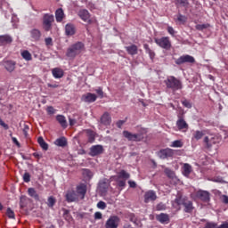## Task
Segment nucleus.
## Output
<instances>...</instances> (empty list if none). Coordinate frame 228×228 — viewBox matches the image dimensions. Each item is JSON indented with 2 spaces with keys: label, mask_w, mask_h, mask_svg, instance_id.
I'll use <instances>...</instances> for the list:
<instances>
[{
  "label": "nucleus",
  "mask_w": 228,
  "mask_h": 228,
  "mask_svg": "<svg viewBox=\"0 0 228 228\" xmlns=\"http://www.w3.org/2000/svg\"><path fill=\"white\" fill-rule=\"evenodd\" d=\"M65 197H66L67 202H76L79 199V197L77 196V193H76L74 191H68L66 192Z\"/></svg>",
  "instance_id": "12"
},
{
  "label": "nucleus",
  "mask_w": 228,
  "mask_h": 228,
  "mask_svg": "<svg viewBox=\"0 0 228 228\" xmlns=\"http://www.w3.org/2000/svg\"><path fill=\"white\" fill-rule=\"evenodd\" d=\"M156 220L160 224H168L170 222V216L167 214L161 213L156 216Z\"/></svg>",
  "instance_id": "17"
},
{
  "label": "nucleus",
  "mask_w": 228,
  "mask_h": 228,
  "mask_svg": "<svg viewBox=\"0 0 228 228\" xmlns=\"http://www.w3.org/2000/svg\"><path fill=\"white\" fill-rule=\"evenodd\" d=\"M143 47L147 53V54H149L151 60H154L156 53H154V51H152L149 45L145 44L143 45Z\"/></svg>",
  "instance_id": "35"
},
{
  "label": "nucleus",
  "mask_w": 228,
  "mask_h": 228,
  "mask_svg": "<svg viewBox=\"0 0 228 228\" xmlns=\"http://www.w3.org/2000/svg\"><path fill=\"white\" fill-rule=\"evenodd\" d=\"M6 215L8 218L15 219V213L13 212V210H12V208H7Z\"/></svg>",
  "instance_id": "46"
},
{
  "label": "nucleus",
  "mask_w": 228,
  "mask_h": 228,
  "mask_svg": "<svg viewBox=\"0 0 228 228\" xmlns=\"http://www.w3.org/2000/svg\"><path fill=\"white\" fill-rule=\"evenodd\" d=\"M56 120L57 122H59V124L61 126V127H63L64 129L67 128V118H65V116L63 115H58L56 117Z\"/></svg>",
  "instance_id": "30"
},
{
  "label": "nucleus",
  "mask_w": 228,
  "mask_h": 228,
  "mask_svg": "<svg viewBox=\"0 0 228 228\" xmlns=\"http://www.w3.org/2000/svg\"><path fill=\"white\" fill-rule=\"evenodd\" d=\"M23 181L24 183H29V181H31V175H29L28 172L24 173Z\"/></svg>",
  "instance_id": "48"
},
{
  "label": "nucleus",
  "mask_w": 228,
  "mask_h": 228,
  "mask_svg": "<svg viewBox=\"0 0 228 228\" xmlns=\"http://www.w3.org/2000/svg\"><path fill=\"white\" fill-rule=\"evenodd\" d=\"M209 23H204V24H198L195 26V28L198 31H204V29H208V28H209Z\"/></svg>",
  "instance_id": "41"
},
{
  "label": "nucleus",
  "mask_w": 228,
  "mask_h": 228,
  "mask_svg": "<svg viewBox=\"0 0 228 228\" xmlns=\"http://www.w3.org/2000/svg\"><path fill=\"white\" fill-rule=\"evenodd\" d=\"M108 188H110V180L103 179V180L100 181L99 191L102 193H106V191H108Z\"/></svg>",
  "instance_id": "14"
},
{
  "label": "nucleus",
  "mask_w": 228,
  "mask_h": 228,
  "mask_svg": "<svg viewBox=\"0 0 228 228\" xmlns=\"http://www.w3.org/2000/svg\"><path fill=\"white\" fill-rule=\"evenodd\" d=\"M176 2L178 4H180L181 6H183L184 8H188V4H190L188 0H176Z\"/></svg>",
  "instance_id": "47"
},
{
  "label": "nucleus",
  "mask_w": 228,
  "mask_h": 228,
  "mask_svg": "<svg viewBox=\"0 0 228 228\" xmlns=\"http://www.w3.org/2000/svg\"><path fill=\"white\" fill-rule=\"evenodd\" d=\"M101 124H102V126H110V124H111V116H110V113L105 112L101 117Z\"/></svg>",
  "instance_id": "22"
},
{
  "label": "nucleus",
  "mask_w": 228,
  "mask_h": 228,
  "mask_svg": "<svg viewBox=\"0 0 228 228\" xmlns=\"http://www.w3.org/2000/svg\"><path fill=\"white\" fill-rule=\"evenodd\" d=\"M78 16L80 17V19H82V20H84V22H88L90 24V22H92V20H90V12H88L87 10H80L78 12Z\"/></svg>",
  "instance_id": "15"
},
{
  "label": "nucleus",
  "mask_w": 228,
  "mask_h": 228,
  "mask_svg": "<svg viewBox=\"0 0 228 228\" xmlns=\"http://www.w3.org/2000/svg\"><path fill=\"white\" fill-rule=\"evenodd\" d=\"M176 126L179 131H182V129H188V123H186L184 118L181 116L178 117V120L176 121Z\"/></svg>",
  "instance_id": "18"
},
{
  "label": "nucleus",
  "mask_w": 228,
  "mask_h": 228,
  "mask_svg": "<svg viewBox=\"0 0 228 228\" xmlns=\"http://www.w3.org/2000/svg\"><path fill=\"white\" fill-rule=\"evenodd\" d=\"M138 134H141V136H143V134H147V129H145V128H139L138 129Z\"/></svg>",
  "instance_id": "59"
},
{
  "label": "nucleus",
  "mask_w": 228,
  "mask_h": 228,
  "mask_svg": "<svg viewBox=\"0 0 228 228\" xmlns=\"http://www.w3.org/2000/svg\"><path fill=\"white\" fill-rule=\"evenodd\" d=\"M187 200L188 199H186L185 197H183V195L177 194L174 201V204H175L176 206H183Z\"/></svg>",
  "instance_id": "27"
},
{
  "label": "nucleus",
  "mask_w": 228,
  "mask_h": 228,
  "mask_svg": "<svg viewBox=\"0 0 228 228\" xmlns=\"http://www.w3.org/2000/svg\"><path fill=\"white\" fill-rule=\"evenodd\" d=\"M177 20L179 22H186V16H184L183 14H178L177 15Z\"/></svg>",
  "instance_id": "54"
},
{
  "label": "nucleus",
  "mask_w": 228,
  "mask_h": 228,
  "mask_svg": "<svg viewBox=\"0 0 228 228\" xmlns=\"http://www.w3.org/2000/svg\"><path fill=\"white\" fill-rule=\"evenodd\" d=\"M4 67L8 72H13V70H15V61H4Z\"/></svg>",
  "instance_id": "24"
},
{
  "label": "nucleus",
  "mask_w": 228,
  "mask_h": 228,
  "mask_svg": "<svg viewBox=\"0 0 228 228\" xmlns=\"http://www.w3.org/2000/svg\"><path fill=\"white\" fill-rule=\"evenodd\" d=\"M222 200L224 202V204H228V196L227 195H223L222 196Z\"/></svg>",
  "instance_id": "63"
},
{
  "label": "nucleus",
  "mask_w": 228,
  "mask_h": 228,
  "mask_svg": "<svg viewBox=\"0 0 228 228\" xmlns=\"http://www.w3.org/2000/svg\"><path fill=\"white\" fill-rule=\"evenodd\" d=\"M120 225V217L118 216H110L105 223V228H118Z\"/></svg>",
  "instance_id": "5"
},
{
  "label": "nucleus",
  "mask_w": 228,
  "mask_h": 228,
  "mask_svg": "<svg viewBox=\"0 0 228 228\" xmlns=\"http://www.w3.org/2000/svg\"><path fill=\"white\" fill-rule=\"evenodd\" d=\"M167 88L177 92V90H183V82L174 76H169L164 80Z\"/></svg>",
  "instance_id": "2"
},
{
  "label": "nucleus",
  "mask_w": 228,
  "mask_h": 228,
  "mask_svg": "<svg viewBox=\"0 0 228 228\" xmlns=\"http://www.w3.org/2000/svg\"><path fill=\"white\" fill-rule=\"evenodd\" d=\"M52 74L55 79H61V77H63L65 72L63 71V69H61L60 68H54L52 69Z\"/></svg>",
  "instance_id": "20"
},
{
  "label": "nucleus",
  "mask_w": 228,
  "mask_h": 228,
  "mask_svg": "<svg viewBox=\"0 0 228 228\" xmlns=\"http://www.w3.org/2000/svg\"><path fill=\"white\" fill-rule=\"evenodd\" d=\"M217 228H228V223H224L223 224H221L219 227Z\"/></svg>",
  "instance_id": "64"
},
{
  "label": "nucleus",
  "mask_w": 228,
  "mask_h": 228,
  "mask_svg": "<svg viewBox=\"0 0 228 228\" xmlns=\"http://www.w3.org/2000/svg\"><path fill=\"white\" fill-rule=\"evenodd\" d=\"M37 142H38L40 147L43 149V151H48L49 144H47V142H45V141L44 140V137H38Z\"/></svg>",
  "instance_id": "33"
},
{
  "label": "nucleus",
  "mask_w": 228,
  "mask_h": 228,
  "mask_svg": "<svg viewBox=\"0 0 228 228\" xmlns=\"http://www.w3.org/2000/svg\"><path fill=\"white\" fill-rule=\"evenodd\" d=\"M46 204L48 208H53L54 205L56 204V200L54 199V197L51 196L48 198Z\"/></svg>",
  "instance_id": "42"
},
{
  "label": "nucleus",
  "mask_w": 228,
  "mask_h": 228,
  "mask_svg": "<svg viewBox=\"0 0 228 228\" xmlns=\"http://www.w3.org/2000/svg\"><path fill=\"white\" fill-rule=\"evenodd\" d=\"M13 42V38L8 35L0 36V44L3 45H6L7 44H12Z\"/></svg>",
  "instance_id": "28"
},
{
  "label": "nucleus",
  "mask_w": 228,
  "mask_h": 228,
  "mask_svg": "<svg viewBox=\"0 0 228 228\" xmlns=\"http://www.w3.org/2000/svg\"><path fill=\"white\" fill-rule=\"evenodd\" d=\"M157 199H158V196L156 195V191H148L144 194L145 204H149V202H153Z\"/></svg>",
  "instance_id": "10"
},
{
  "label": "nucleus",
  "mask_w": 228,
  "mask_h": 228,
  "mask_svg": "<svg viewBox=\"0 0 228 228\" xmlns=\"http://www.w3.org/2000/svg\"><path fill=\"white\" fill-rule=\"evenodd\" d=\"M97 208L99 209H104L106 208V203L104 201H99L97 203Z\"/></svg>",
  "instance_id": "55"
},
{
  "label": "nucleus",
  "mask_w": 228,
  "mask_h": 228,
  "mask_svg": "<svg viewBox=\"0 0 228 228\" xmlns=\"http://www.w3.org/2000/svg\"><path fill=\"white\" fill-rule=\"evenodd\" d=\"M164 173L166 174V175L167 177H169V179H174V177H175V172H174L173 170H171L170 168L168 167H166L164 169Z\"/></svg>",
  "instance_id": "38"
},
{
  "label": "nucleus",
  "mask_w": 228,
  "mask_h": 228,
  "mask_svg": "<svg viewBox=\"0 0 228 228\" xmlns=\"http://www.w3.org/2000/svg\"><path fill=\"white\" fill-rule=\"evenodd\" d=\"M204 143H206V147L207 149H211V147H213V145H215V143H218V138L216 137H208L206 136L204 138Z\"/></svg>",
  "instance_id": "16"
},
{
  "label": "nucleus",
  "mask_w": 228,
  "mask_h": 228,
  "mask_svg": "<svg viewBox=\"0 0 228 228\" xmlns=\"http://www.w3.org/2000/svg\"><path fill=\"white\" fill-rule=\"evenodd\" d=\"M155 44L167 51L172 47V43H170V39L168 37L155 38Z\"/></svg>",
  "instance_id": "6"
},
{
  "label": "nucleus",
  "mask_w": 228,
  "mask_h": 228,
  "mask_svg": "<svg viewBox=\"0 0 228 228\" xmlns=\"http://www.w3.org/2000/svg\"><path fill=\"white\" fill-rule=\"evenodd\" d=\"M126 53L130 54V56H134L138 54V46L136 45H131L125 47Z\"/></svg>",
  "instance_id": "21"
},
{
  "label": "nucleus",
  "mask_w": 228,
  "mask_h": 228,
  "mask_svg": "<svg viewBox=\"0 0 228 228\" xmlns=\"http://www.w3.org/2000/svg\"><path fill=\"white\" fill-rule=\"evenodd\" d=\"M45 45H51L53 44V38L51 37H46L45 39Z\"/></svg>",
  "instance_id": "62"
},
{
  "label": "nucleus",
  "mask_w": 228,
  "mask_h": 228,
  "mask_svg": "<svg viewBox=\"0 0 228 228\" xmlns=\"http://www.w3.org/2000/svg\"><path fill=\"white\" fill-rule=\"evenodd\" d=\"M46 111L48 115H54V113H56V110H54L53 106L47 107Z\"/></svg>",
  "instance_id": "51"
},
{
  "label": "nucleus",
  "mask_w": 228,
  "mask_h": 228,
  "mask_svg": "<svg viewBox=\"0 0 228 228\" xmlns=\"http://www.w3.org/2000/svg\"><path fill=\"white\" fill-rule=\"evenodd\" d=\"M65 33L67 37H72V35L76 34V28L72 24L68 23L65 26Z\"/></svg>",
  "instance_id": "26"
},
{
  "label": "nucleus",
  "mask_w": 228,
  "mask_h": 228,
  "mask_svg": "<svg viewBox=\"0 0 228 228\" xmlns=\"http://www.w3.org/2000/svg\"><path fill=\"white\" fill-rule=\"evenodd\" d=\"M95 92L101 97V99L104 97V92H102V88L98 87L97 89H95Z\"/></svg>",
  "instance_id": "52"
},
{
  "label": "nucleus",
  "mask_w": 228,
  "mask_h": 228,
  "mask_svg": "<svg viewBox=\"0 0 228 228\" xmlns=\"http://www.w3.org/2000/svg\"><path fill=\"white\" fill-rule=\"evenodd\" d=\"M182 172L185 177H190V174H191V172H193V168L191 167V165H190L188 163H184L182 167Z\"/></svg>",
  "instance_id": "19"
},
{
  "label": "nucleus",
  "mask_w": 228,
  "mask_h": 228,
  "mask_svg": "<svg viewBox=\"0 0 228 228\" xmlns=\"http://www.w3.org/2000/svg\"><path fill=\"white\" fill-rule=\"evenodd\" d=\"M183 206L184 208L185 213H191V211H193V203L189 200H186Z\"/></svg>",
  "instance_id": "29"
},
{
  "label": "nucleus",
  "mask_w": 228,
  "mask_h": 228,
  "mask_svg": "<svg viewBox=\"0 0 228 228\" xmlns=\"http://www.w3.org/2000/svg\"><path fill=\"white\" fill-rule=\"evenodd\" d=\"M170 147L181 148V147H183V142H181L180 140L174 141L171 143Z\"/></svg>",
  "instance_id": "44"
},
{
  "label": "nucleus",
  "mask_w": 228,
  "mask_h": 228,
  "mask_svg": "<svg viewBox=\"0 0 228 228\" xmlns=\"http://www.w3.org/2000/svg\"><path fill=\"white\" fill-rule=\"evenodd\" d=\"M85 51V44L82 42H77L73 45H71L66 52L67 58H69V60H74L76 56H79L81 53Z\"/></svg>",
  "instance_id": "1"
},
{
  "label": "nucleus",
  "mask_w": 228,
  "mask_h": 228,
  "mask_svg": "<svg viewBox=\"0 0 228 228\" xmlns=\"http://www.w3.org/2000/svg\"><path fill=\"white\" fill-rule=\"evenodd\" d=\"M21 56L23 60H26V61H31V60H33L31 53L28 50L21 52Z\"/></svg>",
  "instance_id": "36"
},
{
  "label": "nucleus",
  "mask_w": 228,
  "mask_h": 228,
  "mask_svg": "<svg viewBox=\"0 0 228 228\" xmlns=\"http://www.w3.org/2000/svg\"><path fill=\"white\" fill-rule=\"evenodd\" d=\"M176 65H183V63H195V58L191 55H182L175 60Z\"/></svg>",
  "instance_id": "7"
},
{
  "label": "nucleus",
  "mask_w": 228,
  "mask_h": 228,
  "mask_svg": "<svg viewBox=\"0 0 228 228\" xmlns=\"http://www.w3.org/2000/svg\"><path fill=\"white\" fill-rule=\"evenodd\" d=\"M53 22H54V15L45 14L43 17V28L45 31H51V29H53Z\"/></svg>",
  "instance_id": "4"
},
{
  "label": "nucleus",
  "mask_w": 228,
  "mask_h": 228,
  "mask_svg": "<svg viewBox=\"0 0 228 228\" xmlns=\"http://www.w3.org/2000/svg\"><path fill=\"white\" fill-rule=\"evenodd\" d=\"M28 192L30 197L35 199V200H40V196H38V193H37V191H35L33 188H29Z\"/></svg>",
  "instance_id": "37"
},
{
  "label": "nucleus",
  "mask_w": 228,
  "mask_h": 228,
  "mask_svg": "<svg viewBox=\"0 0 228 228\" xmlns=\"http://www.w3.org/2000/svg\"><path fill=\"white\" fill-rule=\"evenodd\" d=\"M0 126L2 127H4V129L8 130L10 129V126H8V125L6 123H4V121H3V119L0 118Z\"/></svg>",
  "instance_id": "56"
},
{
  "label": "nucleus",
  "mask_w": 228,
  "mask_h": 228,
  "mask_svg": "<svg viewBox=\"0 0 228 228\" xmlns=\"http://www.w3.org/2000/svg\"><path fill=\"white\" fill-rule=\"evenodd\" d=\"M123 136L124 138H126V140H128V142H133V136H134V134L127 131V130H125L123 131Z\"/></svg>",
  "instance_id": "40"
},
{
  "label": "nucleus",
  "mask_w": 228,
  "mask_h": 228,
  "mask_svg": "<svg viewBox=\"0 0 228 228\" xmlns=\"http://www.w3.org/2000/svg\"><path fill=\"white\" fill-rule=\"evenodd\" d=\"M88 142L94 143L95 142V133L90 129L86 130Z\"/></svg>",
  "instance_id": "34"
},
{
  "label": "nucleus",
  "mask_w": 228,
  "mask_h": 228,
  "mask_svg": "<svg viewBox=\"0 0 228 228\" xmlns=\"http://www.w3.org/2000/svg\"><path fill=\"white\" fill-rule=\"evenodd\" d=\"M202 136H204V132L197 130L192 134V138H194V140H201Z\"/></svg>",
  "instance_id": "39"
},
{
  "label": "nucleus",
  "mask_w": 228,
  "mask_h": 228,
  "mask_svg": "<svg viewBox=\"0 0 228 228\" xmlns=\"http://www.w3.org/2000/svg\"><path fill=\"white\" fill-rule=\"evenodd\" d=\"M30 37L35 42H38L42 37V32H40L37 28H33L30 30Z\"/></svg>",
  "instance_id": "23"
},
{
  "label": "nucleus",
  "mask_w": 228,
  "mask_h": 228,
  "mask_svg": "<svg viewBox=\"0 0 228 228\" xmlns=\"http://www.w3.org/2000/svg\"><path fill=\"white\" fill-rule=\"evenodd\" d=\"M129 177H131V175H129V173H127L126 170H121L119 173H118L117 175L111 176L110 179L114 181H118V179L127 181Z\"/></svg>",
  "instance_id": "11"
},
{
  "label": "nucleus",
  "mask_w": 228,
  "mask_h": 228,
  "mask_svg": "<svg viewBox=\"0 0 228 228\" xmlns=\"http://www.w3.org/2000/svg\"><path fill=\"white\" fill-rule=\"evenodd\" d=\"M63 216L65 218V220H70V214H69V211L67 210V209H64V212H63Z\"/></svg>",
  "instance_id": "53"
},
{
  "label": "nucleus",
  "mask_w": 228,
  "mask_h": 228,
  "mask_svg": "<svg viewBox=\"0 0 228 228\" xmlns=\"http://www.w3.org/2000/svg\"><path fill=\"white\" fill-rule=\"evenodd\" d=\"M77 192L78 195H82V199H85V195H86V186L84 184L78 185L77 187Z\"/></svg>",
  "instance_id": "31"
},
{
  "label": "nucleus",
  "mask_w": 228,
  "mask_h": 228,
  "mask_svg": "<svg viewBox=\"0 0 228 228\" xmlns=\"http://www.w3.org/2000/svg\"><path fill=\"white\" fill-rule=\"evenodd\" d=\"M55 145H57L58 147H67V138L61 137L56 139Z\"/></svg>",
  "instance_id": "32"
},
{
  "label": "nucleus",
  "mask_w": 228,
  "mask_h": 228,
  "mask_svg": "<svg viewBox=\"0 0 228 228\" xmlns=\"http://www.w3.org/2000/svg\"><path fill=\"white\" fill-rule=\"evenodd\" d=\"M84 175H86V177H88V179H92V177H94V174L89 169L84 170Z\"/></svg>",
  "instance_id": "49"
},
{
  "label": "nucleus",
  "mask_w": 228,
  "mask_h": 228,
  "mask_svg": "<svg viewBox=\"0 0 228 228\" xmlns=\"http://www.w3.org/2000/svg\"><path fill=\"white\" fill-rule=\"evenodd\" d=\"M55 19L57 22H62L63 19H65L63 9L59 8L55 11Z\"/></svg>",
  "instance_id": "25"
},
{
  "label": "nucleus",
  "mask_w": 228,
  "mask_h": 228,
  "mask_svg": "<svg viewBox=\"0 0 228 228\" xmlns=\"http://www.w3.org/2000/svg\"><path fill=\"white\" fill-rule=\"evenodd\" d=\"M158 156L160 159H167V158H172V156H174V150L170 148L160 150L158 152Z\"/></svg>",
  "instance_id": "8"
},
{
  "label": "nucleus",
  "mask_w": 228,
  "mask_h": 228,
  "mask_svg": "<svg viewBox=\"0 0 228 228\" xmlns=\"http://www.w3.org/2000/svg\"><path fill=\"white\" fill-rule=\"evenodd\" d=\"M182 104H183V106H184V108H188L189 110H191V108L193 106L191 102H190V100H187V99L183 100Z\"/></svg>",
  "instance_id": "43"
},
{
  "label": "nucleus",
  "mask_w": 228,
  "mask_h": 228,
  "mask_svg": "<svg viewBox=\"0 0 228 228\" xmlns=\"http://www.w3.org/2000/svg\"><path fill=\"white\" fill-rule=\"evenodd\" d=\"M102 152H104V147L101 144L93 145L89 151V154L93 157L100 156Z\"/></svg>",
  "instance_id": "9"
},
{
  "label": "nucleus",
  "mask_w": 228,
  "mask_h": 228,
  "mask_svg": "<svg viewBox=\"0 0 228 228\" xmlns=\"http://www.w3.org/2000/svg\"><path fill=\"white\" fill-rule=\"evenodd\" d=\"M167 208V206L163 203H159L156 207L157 211H163Z\"/></svg>",
  "instance_id": "50"
},
{
  "label": "nucleus",
  "mask_w": 228,
  "mask_h": 228,
  "mask_svg": "<svg viewBox=\"0 0 228 228\" xmlns=\"http://www.w3.org/2000/svg\"><path fill=\"white\" fill-rule=\"evenodd\" d=\"M142 140H143V136H142V134H134L133 142H142Z\"/></svg>",
  "instance_id": "45"
},
{
  "label": "nucleus",
  "mask_w": 228,
  "mask_h": 228,
  "mask_svg": "<svg viewBox=\"0 0 228 228\" xmlns=\"http://www.w3.org/2000/svg\"><path fill=\"white\" fill-rule=\"evenodd\" d=\"M205 228H216V224L215 223H207Z\"/></svg>",
  "instance_id": "57"
},
{
  "label": "nucleus",
  "mask_w": 228,
  "mask_h": 228,
  "mask_svg": "<svg viewBox=\"0 0 228 228\" xmlns=\"http://www.w3.org/2000/svg\"><path fill=\"white\" fill-rule=\"evenodd\" d=\"M82 101L83 102H95L97 101V95L92 94V93H87L84 95H82Z\"/></svg>",
  "instance_id": "13"
},
{
  "label": "nucleus",
  "mask_w": 228,
  "mask_h": 228,
  "mask_svg": "<svg viewBox=\"0 0 228 228\" xmlns=\"http://www.w3.org/2000/svg\"><path fill=\"white\" fill-rule=\"evenodd\" d=\"M194 200H201V202H209L211 200V194L208 191L199 190L191 194Z\"/></svg>",
  "instance_id": "3"
},
{
  "label": "nucleus",
  "mask_w": 228,
  "mask_h": 228,
  "mask_svg": "<svg viewBox=\"0 0 228 228\" xmlns=\"http://www.w3.org/2000/svg\"><path fill=\"white\" fill-rule=\"evenodd\" d=\"M117 183H118V186H119L120 188H124V186H126V180H120V179H118V181H117Z\"/></svg>",
  "instance_id": "58"
},
{
  "label": "nucleus",
  "mask_w": 228,
  "mask_h": 228,
  "mask_svg": "<svg viewBox=\"0 0 228 228\" xmlns=\"http://www.w3.org/2000/svg\"><path fill=\"white\" fill-rule=\"evenodd\" d=\"M167 33H169V35H172V37H174V35H175V30L172 27H167Z\"/></svg>",
  "instance_id": "60"
},
{
  "label": "nucleus",
  "mask_w": 228,
  "mask_h": 228,
  "mask_svg": "<svg viewBox=\"0 0 228 228\" xmlns=\"http://www.w3.org/2000/svg\"><path fill=\"white\" fill-rule=\"evenodd\" d=\"M94 218L95 220H101V218H102V214L101 212L94 213Z\"/></svg>",
  "instance_id": "61"
}]
</instances>
